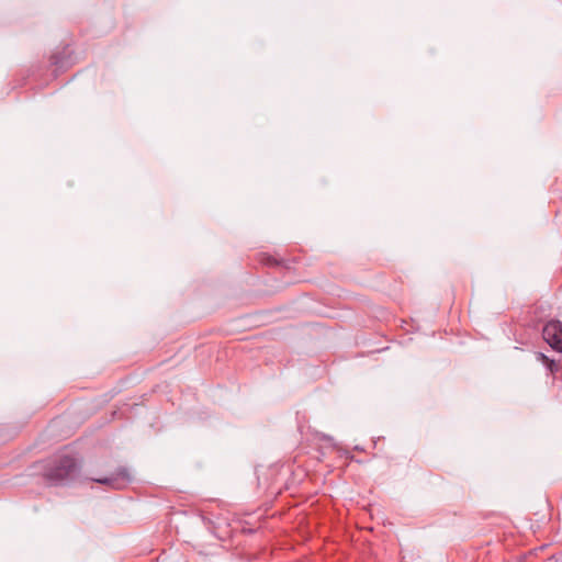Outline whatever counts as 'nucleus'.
<instances>
[{
    "label": "nucleus",
    "instance_id": "3",
    "mask_svg": "<svg viewBox=\"0 0 562 562\" xmlns=\"http://www.w3.org/2000/svg\"><path fill=\"white\" fill-rule=\"evenodd\" d=\"M94 482L108 485L115 490H121L127 486L131 482V475L126 470H121L102 479H93Z\"/></svg>",
    "mask_w": 562,
    "mask_h": 562
},
{
    "label": "nucleus",
    "instance_id": "1",
    "mask_svg": "<svg viewBox=\"0 0 562 562\" xmlns=\"http://www.w3.org/2000/svg\"><path fill=\"white\" fill-rule=\"evenodd\" d=\"M78 472L76 460L69 456H61L47 465L44 476L50 484L61 485L74 480Z\"/></svg>",
    "mask_w": 562,
    "mask_h": 562
},
{
    "label": "nucleus",
    "instance_id": "4",
    "mask_svg": "<svg viewBox=\"0 0 562 562\" xmlns=\"http://www.w3.org/2000/svg\"><path fill=\"white\" fill-rule=\"evenodd\" d=\"M539 357H540V358H541V360H543V361H549V360H548V358H547L544 355H542V353H540V355H539Z\"/></svg>",
    "mask_w": 562,
    "mask_h": 562
},
{
    "label": "nucleus",
    "instance_id": "2",
    "mask_svg": "<svg viewBox=\"0 0 562 562\" xmlns=\"http://www.w3.org/2000/svg\"><path fill=\"white\" fill-rule=\"evenodd\" d=\"M543 338L553 349L562 351V323L549 322L543 328Z\"/></svg>",
    "mask_w": 562,
    "mask_h": 562
}]
</instances>
